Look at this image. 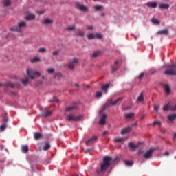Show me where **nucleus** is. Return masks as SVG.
Here are the masks:
<instances>
[{"mask_svg":"<svg viewBox=\"0 0 176 176\" xmlns=\"http://www.w3.org/2000/svg\"><path fill=\"white\" fill-rule=\"evenodd\" d=\"M111 162H112V157L109 156H104L102 157V162L100 164V168L96 169V173L98 175L102 176L107 170L111 167Z\"/></svg>","mask_w":176,"mask_h":176,"instance_id":"1","label":"nucleus"},{"mask_svg":"<svg viewBox=\"0 0 176 176\" xmlns=\"http://www.w3.org/2000/svg\"><path fill=\"white\" fill-rule=\"evenodd\" d=\"M122 100H123V98H118L115 101H113L111 99L107 100L106 104L103 106V108L100 111V113H101V112H104V111H105V109H107V108H108V107H109V105H113V107L115 105H119L122 102Z\"/></svg>","mask_w":176,"mask_h":176,"instance_id":"2","label":"nucleus"},{"mask_svg":"<svg viewBox=\"0 0 176 176\" xmlns=\"http://www.w3.org/2000/svg\"><path fill=\"white\" fill-rule=\"evenodd\" d=\"M27 28V23L24 21L18 23L16 26L11 27L10 31H14L15 32H23V29Z\"/></svg>","mask_w":176,"mask_h":176,"instance_id":"3","label":"nucleus"},{"mask_svg":"<svg viewBox=\"0 0 176 176\" xmlns=\"http://www.w3.org/2000/svg\"><path fill=\"white\" fill-rule=\"evenodd\" d=\"M168 69L164 72L165 75H169L170 76L174 75L176 76V64H173L167 67Z\"/></svg>","mask_w":176,"mask_h":176,"instance_id":"4","label":"nucleus"},{"mask_svg":"<svg viewBox=\"0 0 176 176\" xmlns=\"http://www.w3.org/2000/svg\"><path fill=\"white\" fill-rule=\"evenodd\" d=\"M26 72L30 79H35V75H38V76H41V73H39V72L35 71L31 67L28 68Z\"/></svg>","mask_w":176,"mask_h":176,"instance_id":"5","label":"nucleus"},{"mask_svg":"<svg viewBox=\"0 0 176 176\" xmlns=\"http://www.w3.org/2000/svg\"><path fill=\"white\" fill-rule=\"evenodd\" d=\"M78 63H79V59H78V58H73V59L69 61V63L67 65L69 69H70V71H74L75 67L78 65Z\"/></svg>","mask_w":176,"mask_h":176,"instance_id":"6","label":"nucleus"},{"mask_svg":"<svg viewBox=\"0 0 176 176\" xmlns=\"http://www.w3.org/2000/svg\"><path fill=\"white\" fill-rule=\"evenodd\" d=\"M67 119L69 122H79L82 119V116H74L72 114L67 115Z\"/></svg>","mask_w":176,"mask_h":176,"instance_id":"7","label":"nucleus"},{"mask_svg":"<svg viewBox=\"0 0 176 176\" xmlns=\"http://www.w3.org/2000/svg\"><path fill=\"white\" fill-rule=\"evenodd\" d=\"M76 8H78V9H79V10H80L81 12H87L88 8L87 7H86L85 5L81 4L79 2H76Z\"/></svg>","mask_w":176,"mask_h":176,"instance_id":"8","label":"nucleus"},{"mask_svg":"<svg viewBox=\"0 0 176 176\" xmlns=\"http://www.w3.org/2000/svg\"><path fill=\"white\" fill-rule=\"evenodd\" d=\"M75 109H78V104L73 103L72 105L67 107L65 111L66 112H72V111H75Z\"/></svg>","mask_w":176,"mask_h":176,"instance_id":"9","label":"nucleus"},{"mask_svg":"<svg viewBox=\"0 0 176 176\" xmlns=\"http://www.w3.org/2000/svg\"><path fill=\"white\" fill-rule=\"evenodd\" d=\"M7 123H8V118H4L3 119L2 124L0 126V131H5V129H6V127H8Z\"/></svg>","mask_w":176,"mask_h":176,"instance_id":"10","label":"nucleus"},{"mask_svg":"<svg viewBox=\"0 0 176 176\" xmlns=\"http://www.w3.org/2000/svg\"><path fill=\"white\" fill-rule=\"evenodd\" d=\"M146 5L150 9H156V8H157V2L156 1H153V2L149 1V2H147Z\"/></svg>","mask_w":176,"mask_h":176,"instance_id":"11","label":"nucleus"},{"mask_svg":"<svg viewBox=\"0 0 176 176\" xmlns=\"http://www.w3.org/2000/svg\"><path fill=\"white\" fill-rule=\"evenodd\" d=\"M133 130V128L131 126H127L122 129H121L120 134L122 135H124V134H127V133H130Z\"/></svg>","mask_w":176,"mask_h":176,"instance_id":"12","label":"nucleus"},{"mask_svg":"<svg viewBox=\"0 0 176 176\" xmlns=\"http://www.w3.org/2000/svg\"><path fill=\"white\" fill-rule=\"evenodd\" d=\"M142 143L139 142L138 145H135L134 143L130 142L129 144V146L131 151H135V149H138L140 148V145H141Z\"/></svg>","mask_w":176,"mask_h":176,"instance_id":"13","label":"nucleus"},{"mask_svg":"<svg viewBox=\"0 0 176 176\" xmlns=\"http://www.w3.org/2000/svg\"><path fill=\"white\" fill-rule=\"evenodd\" d=\"M152 155H153V149H150L144 155V157H145V159H151Z\"/></svg>","mask_w":176,"mask_h":176,"instance_id":"14","label":"nucleus"},{"mask_svg":"<svg viewBox=\"0 0 176 176\" xmlns=\"http://www.w3.org/2000/svg\"><path fill=\"white\" fill-rule=\"evenodd\" d=\"M34 138L36 141H38V140L43 138V135L41 134L39 132H35L34 134Z\"/></svg>","mask_w":176,"mask_h":176,"instance_id":"15","label":"nucleus"},{"mask_svg":"<svg viewBox=\"0 0 176 176\" xmlns=\"http://www.w3.org/2000/svg\"><path fill=\"white\" fill-rule=\"evenodd\" d=\"M105 119H107V115L102 114L100 120H99V124L104 126V124H105Z\"/></svg>","mask_w":176,"mask_h":176,"instance_id":"16","label":"nucleus"},{"mask_svg":"<svg viewBox=\"0 0 176 176\" xmlns=\"http://www.w3.org/2000/svg\"><path fill=\"white\" fill-rule=\"evenodd\" d=\"M42 24L44 25H47V24H53V21L49 18H46L43 21Z\"/></svg>","mask_w":176,"mask_h":176,"instance_id":"17","label":"nucleus"},{"mask_svg":"<svg viewBox=\"0 0 176 176\" xmlns=\"http://www.w3.org/2000/svg\"><path fill=\"white\" fill-rule=\"evenodd\" d=\"M164 89L167 94H170V93H171V88L170 87V85L164 84Z\"/></svg>","mask_w":176,"mask_h":176,"instance_id":"18","label":"nucleus"},{"mask_svg":"<svg viewBox=\"0 0 176 176\" xmlns=\"http://www.w3.org/2000/svg\"><path fill=\"white\" fill-rule=\"evenodd\" d=\"M119 61L116 60L115 62V65L112 66V69H111V72H115L116 71H118V69H119Z\"/></svg>","mask_w":176,"mask_h":176,"instance_id":"19","label":"nucleus"},{"mask_svg":"<svg viewBox=\"0 0 176 176\" xmlns=\"http://www.w3.org/2000/svg\"><path fill=\"white\" fill-rule=\"evenodd\" d=\"M2 3L5 8L12 5V0H3Z\"/></svg>","mask_w":176,"mask_h":176,"instance_id":"20","label":"nucleus"},{"mask_svg":"<svg viewBox=\"0 0 176 176\" xmlns=\"http://www.w3.org/2000/svg\"><path fill=\"white\" fill-rule=\"evenodd\" d=\"M96 140H97V137L93 136L89 140H88L85 142V145H87V146H89V144H90V142H93V141H96Z\"/></svg>","mask_w":176,"mask_h":176,"instance_id":"21","label":"nucleus"},{"mask_svg":"<svg viewBox=\"0 0 176 176\" xmlns=\"http://www.w3.org/2000/svg\"><path fill=\"white\" fill-rule=\"evenodd\" d=\"M52 111H45L44 112H43V113L41 114V116L43 118H47V116H52Z\"/></svg>","mask_w":176,"mask_h":176,"instance_id":"22","label":"nucleus"},{"mask_svg":"<svg viewBox=\"0 0 176 176\" xmlns=\"http://www.w3.org/2000/svg\"><path fill=\"white\" fill-rule=\"evenodd\" d=\"M158 35H168V30L165 29L164 30H160L157 32Z\"/></svg>","mask_w":176,"mask_h":176,"instance_id":"23","label":"nucleus"},{"mask_svg":"<svg viewBox=\"0 0 176 176\" xmlns=\"http://www.w3.org/2000/svg\"><path fill=\"white\" fill-rule=\"evenodd\" d=\"M76 35V36H81V38H83V36H85V32L83 30H78Z\"/></svg>","mask_w":176,"mask_h":176,"instance_id":"24","label":"nucleus"},{"mask_svg":"<svg viewBox=\"0 0 176 176\" xmlns=\"http://www.w3.org/2000/svg\"><path fill=\"white\" fill-rule=\"evenodd\" d=\"M100 51H95L92 54H91V57L93 58H96V57H98L100 54Z\"/></svg>","mask_w":176,"mask_h":176,"instance_id":"25","label":"nucleus"},{"mask_svg":"<svg viewBox=\"0 0 176 176\" xmlns=\"http://www.w3.org/2000/svg\"><path fill=\"white\" fill-rule=\"evenodd\" d=\"M159 8L160 9H168V8H170V5L168 4H166V3H161L160 6H159Z\"/></svg>","mask_w":176,"mask_h":176,"instance_id":"26","label":"nucleus"},{"mask_svg":"<svg viewBox=\"0 0 176 176\" xmlns=\"http://www.w3.org/2000/svg\"><path fill=\"white\" fill-rule=\"evenodd\" d=\"M43 151H49L50 149V144L45 142V146L43 147Z\"/></svg>","mask_w":176,"mask_h":176,"instance_id":"27","label":"nucleus"},{"mask_svg":"<svg viewBox=\"0 0 176 176\" xmlns=\"http://www.w3.org/2000/svg\"><path fill=\"white\" fill-rule=\"evenodd\" d=\"M168 120H170L173 122V120H175L176 119V114H170L168 116Z\"/></svg>","mask_w":176,"mask_h":176,"instance_id":"28","label":"nucleus"},{"mask_svg":"<svg viewBox=\"0 0 176 176\" xmlns=\"http://www.w3.org/2000/svg\"><path fill=\"white\" fill-rule=\"evenodd\" d=\"M125 118L126 119H133V118H134V113H129L128 114H125Z\"/></svg>","mask_w":176,"mask_h":176,"instance_id":"29","label":"nucleus"},{"mask_svg":"<svg viewBox=\"0 0 176 176\" xmlns=\"http://www.w3.org/2000/svg\"><path fill=\"white\" fill-rule=\"evenodd\" d=\"M34 19H35V15L32 14H30L25 17L26 20H34Z\"/></svg>","mask_w":176,"mask_h":176,"instance_id":"30","label":"nucleus"},{"mask_svg":"<svg viewBox=\"0 0 176 176\" xmlns=\"http://www.w3.org/2000/svg\"><path fill=\"white\" fill-rule=\"evenodd\" d=\"M124 164H126L128 167H131L134 164V162L129 160L124 161Z\"/></svg>","mask_w":176,"mask_h":176,"instance_id":"31","label":"nucleus"},{"mask_svg":"<svg viewBox=\"0 0 176 176\" xmlns=\"http://www.w3.org/2000/svg\"><path fill=\"white\" fill-rule=\"evenodd\" d=\"M21 149L23 153H27V152H28V145L22 146Z\"/></svg>","mask_w":176,"mask_h":176,"instance_id":"32","label":"nucleus"},{"mask_svg":"<svg viewBox=\"0 0 176 176\" xmlns=\"http://www.w3.org/2000/svg\"><path fill=\"white\" fill-rule=\"evenodd\" d=\"M32 63H38V61H41V59L39 57H34L32 59L30 60Z\"/></svg>","mask_w":176,"mask_h":176,"instance_id":"33","label":"nucleus"},{"mask_svg":"<svg viewBox=\"0 0 176 176\" xmlns=\"http://www.w3.org/2000/svg\"><path fill=\"white\" fill-rule=\"evenodd\" d=\"M138 101H139V102H142V101H144V94L142 93L140 96H138Z\"/></svg>","mask_w":176,"mask_h":176,"instance_id":"34","label":"nucleus"},{"mask_svg":"<svg viewBox=\"0 0 176 176\" xmlns=\"http://www.w3.org/2000/svg\"><path fill=\"white\" fill-rule=\"evenodd\" d=\"M94 9H95V10H102V6H100V5L94 6Z\"/></svg>","mask_w":176,"mask_h":176,"instance_id":"35","label":"nucleus"},{"mask_svg":"<svg viewBox=\"0 0 176 176\" xmlns=\"http://www.w3.org/2000/svg\"><path fill=\"white\" fill-rule=\"evenodd\" d=\"M151 21L152 23H153V24H157V25L160 24V21L155 18H152Z\"/></svg>","mask_w":176,"mask_h":176,"instance_id":"36","label":"nucleus"},{"mask_svg":"<svg viewBox=\"0 0 176 176\" xmlns=\"http://www.w3.org/2000/svg\"><path fill=\"white\" fill-rule=\"evenodd\" d=\"M21 82L23 85H27V83H28V77L22 79Z\"/></svg>","mask_w":176,"mask_h":176,"instance_id":"37","label":"nucleus"},{"mask_svg":"<svg viewBox=\"0 0 176 176\" xmlns=\"http://www.w3.org/2000/svg\"><path fill=\"white\" fill-rule=\"evenodd\" d=\"M58 98L56 96H54L52 100H49V102H57Z\"/></svg>","mask_w":176,"mask_h":176,"instance_id":"38","label":"nucleus"},{"mask_svg":"<svg viewBox=\"0 0 176 176\" xmlns=\"http://www.w3.org/2000/svg\"><path fill=\"white\" fill-rule=\"evenodd\" d=\"M109 87V84H104L102 86V90H107Z\"/></svg>","mask_w":176,"mask_h":176,"instance_id":"39","label":"nucleus"},{"mask_svg":"<svg viewBox=\"0 0 176 176\" xmlns=\"http://www.w3.org/2000/svg\"><path fill=\"white\" fill-rule=\"evenodd\" d=\"M164 111H169L170 110V105L165 104L163 107Z\"/></svg>","mask_w":176,"mask_h":176,"instance_id":"40","label":"nucleus"},{"mask_svg":"<svg viewBox=\"0 0 176 176\" xmlns=\"http://www.w3.org/2000/svg\"><path fill=\"white\" fill-rule=\"evenodd\" d=\"M67 31H74L75 30V26H69L66 28Z\"/></svg>","mask_w":176,"mask_h":176,"instance_id":"41","label":"nucleus"},{"mask_svg":"<svg viewBox=\"0 0 176 176\" xmlns=\"http://www.w3.org/2000/svg\"><path fill=\"white\" fill-rule=\"evenodd\" d=\"M87 38L88 39H94V38H96V36H94V34H90L87 35Z\"/></svg>","mask_w":176,"mask_h":176,"instance_id":"42","label":"nucleus"},{"mask_svg":"<svg viewBox=\"0 0 176 176\" xmlns=\"http://www.w3.org/2000/svg\"><path fill=\"white\" fill-rule=\"evenodd\" d=\"M59 54H60V50L54 51L52 52V56H58Z\"/></svg>","mask_w":176,"mask_h":176,"instance_id":"43","label":"nucleus"},{"mask_svg":"<svg viewBox=\"0 0 176 176\" xmlns=\"http://www.w3.org/2000/svg\"><path fill=\"white\" fill-rule=\"evenodd\" d=\"M95 36L96 38H97V39H102V34H101L98 33L96 34Z\"/></svg>","mask_w":176,"mask_h":176,"instance_id":"44","label":"nucleus"},{"mask_svg":"<svg viewBox=\"0 0 176 176\" xmlns=\"http://www.w3.org/2000/svg\"><path fill=\"white\" fill-rule=\"evenodd\" d=\"M115 142H122V141H124V139L123 138H116L114 140Z\"/></svg>","mask_w":176,"mask_h":176,"instance_id":"45","label":"nucleus"},{"mask_svg":"<svg viewBox=\"0 0 176 176\" xmlns=\"http://www.w3.org/2000/svg\"><path fill=\"white\" fill-rule=\"evenodd\" d=\"M102 96V92L101 91H97L96 94V97L100 98Z\"/></svg>","mask_w":176,"mask_h":176,"instance_id":"46","label":"nucleus"},{"mask_svg":"<svg viewBox=\"0 0 176 176\" xmlns=\"http://www.w3.org/2000/svg\"><path fill=\"white\" fill-rule=\"evenodd\" d=\"M47 72L48 74H53L54 72V69L53 68L47 69Z\"/></svg>","mask_w":176,"mask_h":176,"instance_id":"47","label":"nucleus"},{"mask_svg":"<svg viewBox=\"0 0 176 176\" xmlns=\"http://www.w3.org/2000/svg\"><path fill=\"white\" fill-rule=\"evenodd\" d=\"M38 52L39 53H45V52H46V49H45L44 47H41L38 49Z\"/></svg>","mask_w":176,"mask_h":176,"instance_id":"48","label":"nucleus"},{"mask_svg":"<svg viewBox=\"0 0 176 176\" xmlns=\"http://www.w3.org/2000/svg\"><path fill=\"white\" fill-rule=\"evenodd\" d=\"M156 124H157L158 126H160L162 124V122H160V121H155L153 122V126H156Z\"/></svg>","mask_w":176,"mask_h":176,"instance_id":"49","label":"nucleus"},{"mask_svg":"<svg viewBox=\"0 0 176 176\" xmlns=\"http://www.w3.org/2000/svg\"><path fill=\"white\" fill-rule=\"evenodd\" d=\"M144 72H142L141 74H140V75L138 77L139 79H142V78H144Z\"/></svg>","mask_w":176,"mask_h":176,"instance_id":"50","label":"nucleus"},{"mask_svg":"<svg viewBox=\"0 0 176 176\" xmlns=\"http://www.w3.org/2000/svg\"><path fill=\"white\" fill-rule=\"evenodd\" d=\"M55 76H58L59 78L63 76V74H61V73L58 72V73H55Z\"/></svg>","mask_w":176,"mask_h":176,"instance_id":"51","label":"nucleus"},{"mask_svg":"<svg viewBox=\"0 0 176 176\" xmlns=\"http://www.w3.org/2000/svg\"><path fill=\"white\" fill-rule=\"evenodd\" d=\"M154 109L157 112L159 111V105L155 104Z\"/></svg>","mask_w":176,"mask_h":176,"instance_id":"52","label":"nucleus"},{"mask_svg":"<svg viewBox=\"0 0 176 176\" xmlns=\"http://www.w3.org/2000/svg\"><path fill=\"white\" fill-rule=\"evenodd\" d=\"M91 151H93V148H88L85 151V153H89V152H91Z\"/></svg>","mask_w":176,"mask_h":176,"instance_id":"53","label":"nucleus"},{"mask_svg":"<svg viewBox=\"0 0 176 176\" xmlns=\"http://www.w3.org/2000/svg\"><path fill=\"white\" fill-rule=\"evenodd\" d=\"M164 156H170V153H168V152H166V153H164Z\"/></svg>","mask_w":176,"mask_h":176,"instance_id":"54","label":"nucleus"},{"mask_svg":"<svg viewBox=\"0 0 176 176\" xmlns=\"http://www.w3.org/2000/svg\"><path fill=\"white\" fill-rule=\"evenodd\" d=\"M172 111H176V104L172 108Z\"/></svg>","mask_w":176,"mask_h":176,"instance_id":"55","label":"nucleus"},{"mask_svg":"<svg viewBox=\"0 0 176 176\" xmlns=\"http://www.w3.org/2000/svg\"><path fill=\"white\" fill-rule=\"evenodd\" d=\"M107 134H108V131H105L103 132V135H107Z\"/></svg>","mask_w":176,"mask_h":176,"instance_id":"56","label":"nucleus"},{"mask_svg":"<svg viewBox=\"0 0 176 176\" xmlns=\"http://www.w3.org/2000/svg\"><path fill=\"white\" fill-rule=\"evenodd\" d=\"M100 16H101V17H105V14L104 13H102V14H100Z\"/></svg>","mask_w":176,"mask_h":176,"instance_id":"57","label":"nucleus"},{"mask_svg":"<svg viewBox=\"0 0 176 176\" xmlns=\"http://www.w3.org/2000/svg\"><path fill=\"white\" fill-rule=\"evenodd\" d=\"M87 28H88V30H92L93 29V26H88Z\"/></svg>","mask_w":176,"mask_h":176,"instance_id":"58","label":"nucleus"},{"mask_svg":"<svg viewBox=\"0 0 176 176\" xmlns=\"http://www.w3.org/2000/svg\"><path fill=\"white\" fill-rule=\"evenodd\" d=\"M134 126H137V124H131V127H134Z\"/></svg>","mask_w":176,"mask_h":176,"instance_id":"59","label":"nucleus"},{"mask_svg":"<svg viewBox=\"0 0 176 176\" xmlns=\"http://www.w3.org/2000/svg\"><path fill=\"white\" fill-rule=\"evenodd\" d=\"M8 86H10V87H12V88H14V85H13L12 84L8 85Z\"/></svg>","mask_w":176,"mask_h":176,"instance_id":"60","label":"nucleus"},{"mask_svg":"<svg viewBox=\"0 0 176 176\" xmlns=\"http://www.w3.org/2000/svg\"><path fill=\"white\" fill-rule=\"evenodd\" d=\"M124 109V111H127V109H130V107H125Z\"/></svg>","mask_w":176,"mask_h":176,"instance_id":"61","label":"nucleus"},{"mask_svg":"<svg viewBox=\"0 0 176 176\" xmlns=\"http://www.w3.org/2000/svg\"><path fill=\"white\" fill-rule=\"evenodd\" d=\"M75 86H76V87H79V84L75 83Z\"/></svg>","mask_w":176,"mask_h":176,"instance_id":"62","label":"nucleus"},{"mask_svg":"<svg viewBox=\"0 0 176 176\" xmlns=\"http://www.w3.org/2000/svg\"><path fill=\"white\" fill-rule=\"evenodd\" d=\"M175 138H176V133L174 134L173 140H175Z\"/></svg>","mask_w":176,"mask_h":176,"instance_id":"63","label":"nucleus"},{"mask_svg":"<svg viewBox=\"0 0 176 176\" xmlns=\"http://www.w3.org/2000/svg\"><path fill=\"white\" fill-rule=\"evenodd\" d=\"M85 86L87 88L90 87V85H85Z\"/></svg>","mask_w":176,"mask_h":176,"instance_id":"64","label":"nucleus"}]
</instances>
